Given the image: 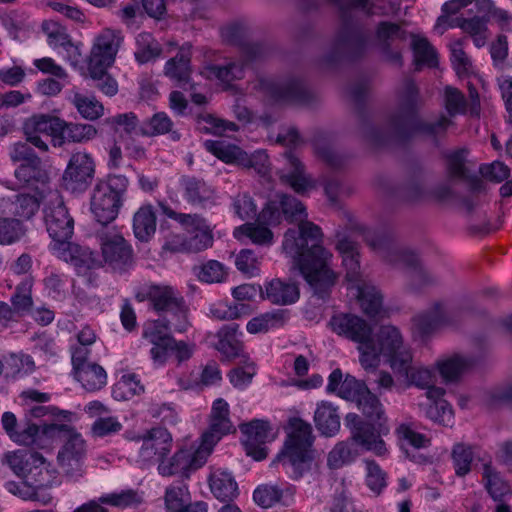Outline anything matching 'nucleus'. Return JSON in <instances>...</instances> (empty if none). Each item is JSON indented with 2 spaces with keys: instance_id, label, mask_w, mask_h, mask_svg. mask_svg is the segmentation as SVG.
<instances>
[{
  "instance_id": "48",
  "label": "nucleus",
  "mask_w": 512,
  "mask_h": 512,
  "mask_svg": "<svg viewBox=\"0 0 512 512\" xmlns=\"http://www.w3.org/2000/svg\"><path fill=\"white\" fill-rule=\"evenodd\" d=\"M75 378L80 381L88 391H95L106 384L107 375L103 367L96 363L88 364L81 370L74 373Z\"/></svg>"
},
{
  "instance_id": "9",
  "label": "nucleus",
  "mask_w": 512,
  "mask_h": 512,
  "mask_svg": "<svg viewBox=\"0 0 512 512\" xmlns=\"http://www.w3.org/2000/svg\"><path fill=\"white\" fill-rule=\"evenodd\" d=\"M372 249L379 251L391 263H403L409 269V288L419 291L426 287L438 284L439 278L426 269L419 257L410 251L398 250L388 247V243L381 237H366Z\"/></svg>"
},
{
  "instance_id": "31",
  "label": "nucleus",
  "mask_w": 512,
  "mask_h": 512,
  "mask_svg": "<svg viewBox=\"0 0 512 512\" xmlns=\"http://www.w3.org/2000/svg\"><path fill=\"white\" fill-rule=\"evenodd\" d=\"M191 48V43H184L179 48L176 56L169 59L164 66L165 76L176 81L180 87L190 82L192 73Z\"/></svg>"
},
{
  "instance_id": "5",
  "label": "nucleus",
  "mask_w": 512,
  "mask_h": 512,
  "mask_svg": "<svg viewBox=\"0 0 512 512\" xmlns=\"http://www.w3.org/2000/svg\"><path fill=\"white\" fill-rule=\"evenodd\" d=\"M52 441L62 443L57 463L63 475L71 480H78L84 475V463L87 455V444L82 435L71 425L60 424L47 426L43 430Z\"/></svg>"
},
{
  "instance_id": "32",
  "label": "nucleus",
  "mask_w": 512,
  "mask_h": 512,
  "mask_svg": "<svg viewBox=\"0 0 512 512\" xmlns=\"http://www.w3.org/2000/svg\"><path fill=\"white\" fill-rule=\"evenodd\" d=\"M38 208V199L29 194H16L0 199V211L9 216L30 219Z\"/></svg>"
},
{
  "instance_id": "55",
  "label": "nucleus",
  "mask_w": 512,
  "mask_h": 512,
  "mask_svg": "<svg viewBox=\"0 0 512 512\" xmlns=\"http://www.w3.org/2000/svg\"><path fill=\"white\" fill-rule=\"evenodd\" d=\"M32 459L33 463L45 462L44 457L38 452L27 453L25 451H13L5 454L6 463L17 475H22L26 472L29 460Z\"/></svg>"
},
{
  "instance_id": "56",
  "label": "nucleus",
  "mask_w": 512,
  "mask_h": 512,
  "mask_svg": "<svg viewBox=\"0 0 512 512\" xmlns=\"http://www.w3.org/2000/svg\"><path fill=\"white\" fill-rule=\"evenodd\" d=\"M190 494L186 485L170 486L166 489L165 505L170 512H180L190 504Z\"/></svg>"
},
{
  "instance_id": "29",
  "label": "nucleus",
  "mask_w": 512,
  "mask_h": 512,
  "mask_svg": "<svg viewBox=\"0 0 512 512\" xmlns=\"http://www.w3.org/2000/svg\"><path fill=\"white\" fill-rule=\"evenodd\" d=\"M480 358L475 355L453 354L436 362L439 374L445 382H455L466 372L476 367Z\"/></svg>"
},
{
  "instance_id": "13",
  "label": "nucleus",
  "mask_w": 512,
  "mask_h": 512,
  "mask_svg": "<svg viewBox=\"0 0 512 512\" xmlns=\"http://www.w3.org/2000/svg\"><path fill=\"white\" fill-rule=\"evenodd\" d=\"M157 325H147L143 331V337L153 347L151 357L155 363L163 364L170 353H174L179 361L187 360L192 355V349L185 342H177L171 335V330H157Z\"/></svg>"
},
{
  "instance_id": "41",
  "label": "nucleus",
  "mask_w": 512,
  "mask_h": 512,
  "mask_svg": "<svg viewBox=\"0 0 512 512\" xmlns=\"http://www.w3.org/2000/svg\"><path fill=\"white\" fill-rule=\"evenodd\" d=\"M156 231V214L151 205L140 207L133 217V232L141 242H148Z\"/></svg>"
},
{
  "instance_id": "22",
  "label": "nucleus",
  "mask_w": 512,
  "mask_h": 512,
  "mask_svg": "<svg viewBox=\"0 0 512 512\" xmlns=\"http://www.w3.org/2000/svg\"><path fill=\"white\" fill-rule=\"evenodd\" d=\"M239 427L243 434L242 443L246 454L256 461L265 459L268 454L265 444L271 439L268 422L256 419Z\"/></svg>"
},
{
  "instance_id": "25",
  "label": "nucleus",
  "mask_w": 512,
  "mask_h": 512,
  "mask_svg": "<svg viewBox=\"0 0 512 512\" xmlns=\"http://www.w3.org/2000/svg\"><path fill=\"white\" fill-rule=\"evenodd\" d=\"M466 150L460 149L447 155V182L431 187V197L438 200H448L453 196L452 183L456 180L467 179Z\"/></svg>"
},
{
  "instance_id": "16",
  "label": "nucleus",
  "mask_w": 512,
  "mask_h": 512,
  "mask_svg": "<svg viewBox=\"0 0 512 512\" xmlns=\"http://www.w3.org/2000/svg\"><path fill=\"white\" fill-rule=\"evenodd\" d=\"M207 458V452L200 447L195 451L180 449L169 459H162L157 470L164 477L179 476L188 479L192 472L206 463Z\"/></svg>"
},
{
  "instance_id": "53",
  "label": "nucleus",
  "mask_w": 512,
  "mask_h": 512,
  "mask_svg": "<svg viewBox=\"0 0 512 512\" xmlns=\"http://www.w3.org/2000/svg\"><path fill=\"white\" fill-rule=\"evenodd\" d=\"M432 402L427 405L425 409L426 416L434 422L449 425L453 420V410L449 402L443 399V396L438 398H428Z\"/></svg>"
},
{
  "instance_id": "11",
  "label": "nucleus",
  "mask_w": 512,
  "mask_h": 512,
  "mask_svg": "<svg viewBox=\"0 0 512 512\" xmlns=\"http://www.w3.org/2000/svg\"><path fill=\"white\" fill-rule=\"evenodd\" d=\"M271 97L279 103L312 107L319 103V96L299 77H288L272 83L269 87Z\"/></svg>"
},
{
  "instance_id": "49",
  "label": "nucleus",
  "mask_w": 512,
  "mask_h": 512,
  "mask_svg": "<svg viewBox=\"0 0 512 512\" xmlns=\"http://www.w3.org/2000/svg\"><path fill=\"white\" fill-rule=\"evenodd\" d=\"M411 38V47L414 53L416 70H419L420 66L423 64L429 67H435L438 64L437 55L429 41L424 37L414 34H411Z\"/></svg>"
},
{
  "instance_id": "19",
  "label": "nucleus",
  "mask_w": 512,
  "mask_h": 512,
  "mask_svg": "<svg viewBox=\"0 0 512 512\" xmlns=\"http://www.w3.org/2000/svg\"><path fill=\"white\" fill-rule=\"evenodd\" d=\"M333 332L358 343L360 356L369 347L373 328L361 317L354 314H339L329 322Z\"/></svg>"
},
{
  "instance_id": "42",
  "label": "nucleus",
  "mask_w": 512,
  "mask_h": 512,
  "mask_svg": "<svg viewBox=\"0 0 512 512\" xmlns=\"http://www.w3.org/2000/svg\"><path fill=\"white\" fill-rule=\"evenodd\" d=\"M351 440L377 455H383L386 451L384 441L380 438L374 425L368 422L352 431Z\"/></svg>"
},
{
  "instance_id": "4",
  "label": "nucleus",
  "mask_w": 512,
  "mask_h": 512,
  "mask_svg": "<svg viewBox=\"0 0 512 512\" xmlns=\"http://www.w3.org/2000/svg\"><path fill=\"white\" fill-rule=\"evenodd\" d=\"M139 302L149 300L152 307L163 314L149 325H157V330H175L184 332L188 326V308L184 298L171 286L147 285L142 287L135 295Z\"/></svg>"
},
{
  "instance_id": "37",
  "label": "nucleus",
  "mask_w": 512,
  "mask_h": 512,
  "mask_svg": "<svg viewBox=\"0 0 512 512\" xmlns=\"http://www.w3.org/2000/svg\"><path fill=\"white\" fill-rule=\"evenodd\" d=\"M314 422L322 435L334 436L340 429V416L337 407L330 402L322 401L314 413Z\"/></svg>"
},
{
  "instance_id": "60",
  "label": "nucleus",
  "mask_w": 512,
  "mask_h": 512,
  "mask_svg": "<svg viewBox=\"0 0 512 512\" xmlns=\"http://www.w3.org/2000/svg\"><path fill=\"white\" fill-rule=\"evenodd\" d=\"M355 458L349 442H339L329 452L327 458V464L331 469H338L345 464L352 462Z\"/></svg>"
},
{
  "instance_id": "34",
  "label": "nucleus",
  "mask_w": 512,
  "mask_h": 512,
  "mask_svg": "<svg viewBox=\"0 0 512 512\" xmlns=\"http://www.w3.org/2000/svg\"><path fill=\"white\" fill-rule=\"evenodd\" d=\"M208 481L212 494L222 502H231L239 494L238 484L230 472L216 470L210 474Z\"/></svg>"
},
{
  "instance_id": "62",
  "label": "nucleus",
  "mask_w": 512,
  "mask_h": 512,
  "mask_svg": "<svg viewBox=\"0 0 512 512\" xmlns=\"http://www.w3.org/2000/svg\"><path fill=\"white\" fill-rule=\"evenodd\" d=\"M246 223L240 227V230L251 239V241L258 245H270L273 242L272 231L265 227L269 224L260 223Z\"/></svg>"
},
{
  "instance_id": "15",
  "label": "nucleus",
  "mask_w": 512,
  "mask_h": 512,
  "mask_svg": "<svg viewBox=\"0 0 512 512\" xmlns=\"http://www.w3.org/2000/svg\"><path fill=\"white\" fill-rule=\"evenodd\" d=\"M95 174V163L92 156L78 151L71 155L62 175L63 185L72 192H84L92 183Z\"/></svg>"
},
{
  "instance_id": "8",
  "label": "nucleus",
  "mask_w": 512,
  "mask_h": 512,
  "mask_svg": "<svg viewBox=\"0 0 512 512\" xmlns=\"http://www.w3.org/2000/svg\"><path fill=\"white\" fill-rule=\"evenodd\" d=\"M128 184V179L120 174L98 179L90 199V209L97 222L105 226L116 219Z\"/></svg>"
},
{
  "instance_id": "28",
  "label": "nucleus",
  "mask_w": 512,
  "mask_h": 512,
  "mask_svg": "<svg viewBox=\"0 0 512 512\" xmlns=\"http://www.w3.org/2000/svg\"><path fill=\"white\" fill-rule=\"evenodd\" d=\"M238 330L239 325L236 323L222 326L217 332L218 343L215 348L225 360L240 358L241 363H246L249 358L244 353L242 342L238 339Z\"/></svg>"
},
{
  "instance_id": "14",
  "label": "nucleus",
  "mask_w": 512,
  "mask_h": 512,
  "mask_svg": "<svg viewBox=\"0 0 512 512\" xmlns=\"http://www.w3.org/2000/svg\"><path fill=\"white\" fill-rule=\"evenodd\" d=\"M164 213L181 223L191 234L186 238L187 252H200L213 244V234L206 220L198 214L177 213L169 207H163Z\"/></svg>"
},
{
  "instance_id": "44",
  "label": "nucleus",
  "mask_w": 512,
  "mask_h": 512,
  "mask_svg": "<svg viewBox=\"0 0 512 512\" xmlns=\"http://www.w3.org/2000/svg\"><path fill=\"white\" fill-rule=\"evenodd\" d=\"M15 177L26 186L45 184L49 180L47 171L42 167L41 159H37V162L22 163L15 170Z\"/></svg>"
},
{
  "instance_id": "3",
  "label": "nucleus",
  "mask_w": 512,
  "mask_h": 512,
  "mask_svg": "<svg viewBox=\"0 0 512 512\" xmlns=\"http://www.w3.org/2000/svg\"><path fill=\"white\" fill-rule=\"evenodd\" d=\"M44 221L53 240L52 249L60 259L87 269L102 266V260L98 259L95 252L69 241L73 235L74 220L57 191L48 195L44 207Z\"/></svg>"
},
{
  "instance_id": "50",
  "label": "nucleus",
  "mask_w": 512,
  "mask_h": 512,
  "mask_svg": "<svg viewBox=\"0 0 512 512\" xmlns=\"http://www.w3.org/2000/svg\"><path fill=\"white\" fill-rule=\"evenodd\" d=\"M137 46L134 55L140 64L155 60L162 53L161 45L150 33H140L137 37Z\"/></svg>"
},
{
  "instance_id": "45",
  "label": "nucleus",
  "mask_w": 512,
  "mask_h": 512,
  "mask_svg": "<svg viewBox=\"0 0 512 512\" xmlns=\"http://www.w3.org/2000/svg\"><path fill=\"white\" fill-rule=\"evenodd\" d=\"M97 134L96 128L91 124L67 123L63 120V132L57 138L58 147L66 142H85L93 139Z\"/></svg>"
},
{
  "instance_id": "61",
  "label": "nucleus",
  "mask_w": 512,
  "mask_h": 512,
  "mask_svg": "<svg viewBox=\"0 0 512 512\" xmlns=\"http://www.w3.org/2000/svg\"><path fill=\"white\" fill-rule=\"evenodd\" d=\"M6 364L12 377L32 373L36 368L32 357L23 353L11 354L6 361Z\"/></svg>"
},
{
  "instance_id": "40",
  "label": "nucleus",
  "mask_w": 512,
  "mask_h": 512,
  "mask_svg": "<svg viewBox=\"0 0 512 512\" xmlns=\"http://www.w3.org/2000/svg\"><path fill=\"white\" fill-rule=\"evenodd\" d=\"M55 424H39L31 420L28 415H25L24 419L21 420L20 429L17 433L11 435V440L19 445L30 446L38 444L44 439H50L47 434L43 433V430L47 426H54Z\"/></svg>"
},
{
  "instance_id": "18",
  "label": "nucleus",
  "mask_w": 512,
  "mask_h": 512,
  "mask_svg": "<svg viewBox=\"0 0 512 512\" xmlns=\"http://www.w3.org/2000/svg\"><path fill=\"white\" fill-rule=\"evenodd\" d=\"M103 261L114 271L123 272L132 265V249L116 231L98 233Z\"/></svg>"
},
{
  "instance_id": "6",
  "label": "nucleus",
  "mask_w": 512,
  "mask_h": 512,
  "mask_svg": "<svg viewBox=\"0 0 512 512\" xmlns=\"http://www.w3.org/2000/svg\"><path fill=\"white\" fill-rule=\"evenodd\" d=\"M380 355L386 358L393 371H405V367L412 359L410 350L403 344L399 330L390 325L379 329L376 342L373 337L371 338L369 347L360 356L362 367L364 369L377 367Z\"/></svg>"
},
{
  "instance_id": "35",
  "label": "nucleus",
  "mask_w": 512,
  "mask_h": 512,
  "mask_svg": "<svg viewBox=\"0 0 512 512\" xmlns=\"http://www.w3.org/2000/svg\"><path fill=\"white\" fill-rule=\"evenodd\" d=\"M293 495L294 489L290 486L281 488L277 484H264L254 490L253 499L262 508H270L279 502L287 505Z\"/></svg>"
},
{
  "instance_id": "24",
  "label": "nucleus",
  "mask_w": 512,
  "mask_h": 512,
  "mask_svg": "<svg viewBox=\"0 0 512 512\" xmlns=\"http://www.w3.org/2000/svg\"><path fill=\"white\" fill-rule=\"evenodd\" d=\"M459 312L447 308L442 303H435L431 308L413 318L417 331L422 335H429L442 325H452L456 322Z\"/></svg>"
},
{
  "instance_id": "51",
  "label": "nucleus",
  "mask_w": 512,
  "mask_h": 512,
  "mask_svg": "<svg viewBox=\"0 0 512 512\" xmlns=\"http://www.w3.org/2000/svg\"><path fill=\"white\" fill-rule=\"evenodd\" d=\"M483 478L488 493L495 501H500L510 490L509 483L502 479L491 462L483 464Z\"/></svg>"
},
{
  "instance_id": "47",
  "label": "nucleus",
  "mask_w": 512,
  "mask_h": 512,
  "mask_svg": "<svg viewBox=\"0 0 512 512\" xmlns=\"http://www.w3.org/2000/svg\"><path fill=\"white\" fill-rule=\"evenodd\" d=\"M288 317V311L278 309L273 312L264 313L251 319L247 324V331L251 334L267 332L270 328L278 327L284 324Z\"/></svg>"
},
{
  "instance_id": "64",
  "label": "nucleus",
  "mask_w": 512,
  "mask_h": 512,
  "mask_svg": "<svg viewBox=\"0 0 512 512\" xmlns=\"http://www.w3.org/2000/svg\"><path fill=\"white\" fill-rule=\"evenodd\" d=\"M11 304L10 306L18 319L30 311L33 304L30 289L25 285L17 286L15 293L11 297Z\"/></svg>"
},
{
  "instance_id": "20",
  "label": "nucleus",
  "mask_w": 512,
  "mask_h": 512,
  "mask_svg": "<svg viewBox=\"0 0 512 512\" xmlns=\"http://www.w3.org/2000/svg\"><path fill=\"white\" fill-rule=\"evenodd\" d=\"M142 441L139 459L144 463H160L171 451L172 436L164 427H153L138 437Z\"/></svg>"
},
{
  "instance_id": "43",
  "label": "nucleus",
  "mask_w": 512,
  "mask_h": 512,
  "mask_svg": "<svg viewBox=\"0 0 512 512\" xmlns=\"http://www.w3.org/2000/svg\"><path fill=\"white\" fill-rule=\"evenodd\" d=\"M206 73L209 79H216L221 84L229 87L231 82L244 77V64L242 62H228L223 65H209L206 68Z\"/></svg>"
},
{
  "instance_id": "1",
  "label": "nucleus",
  "mask_w": 512,
  "mask_h": 512,
  "mask_svg": "<svg viewBox=\"0 0 512 512\" xmlns=\"http://www.w3.org/2000/svg\"><path fill=\"white\" fill-rule=\"evenodd\" d=\"M296 222V228L284 234L283 251L293 259V267L298 269L309 284L313 295L318 299L329 298L336 282V274L329 266L332 254L321 244V228L307 220L305 206L295 197L287 194L279 196V201H269L258 215L263 224H278L281 216Z\"/></svg>"
},
{
  "instance_id": "58",
  "label": "nucleus",
  "mask_w": 512,
  "mask_h": 512,
  "mask_svg": "<svg viewBox=\"0 0 512 512\" xmlns=\"http://www.w3.org/2000/svg\"><path fill=\"white\" fill-rule=\"evenodd\" d=\"M369 390L364 381L357 380L354 376L347 374L338 389V396L355 402Z\"/></svg>"
},
{
  "instance_id": "39",
  "label": "nucleus",
  "mask_w": 512,
  "mask_h": 512,
  "mask_svg": "<svg viewBox=\"0 0 512 512\" xmlns=\"http://www.w3.org/2000/svg\"><path fill=\"white\" fill-rule=\"evenodd\" d=\"M299 288L294 283H285L274 279L265 286L263 299H268L273 304L289 305L299 299Z\"/></svg>"
},
{
  "instance_id": "59",
  "label": "nucleus",
  "mask_w": 512,
  "mask_h": 512,
  "mask_svg": "<svg viewBox=\"0 0 512 512\" xmlns=\"http://www.w3.org/2000/svg\"><path fill=\"white\" fill-rule=\"evenodd\" d=\"M487 22V14L485 12H480L479 7H476V15L472 18L457 17L455 19H451L449 25L450 27H460L471 35L482 33Z\"/></svg>"
},
{
  "instance_id": "12",
  "label": "nucleus",
  "mask_w": 512,
  "mask_h": 512,
  "mask_svg": "<svg viewBox=\"0 0 512 512\" xmlns=\"http://www.w3.org/2000/svg\"><path fill=\"white\" fill-rule=\"evenodd\" d=\"M407 32L401 24L391 21H380L374 28L372 45L380 52L387 62L400 67L402 55L398 47L399 41L406 40Z\"/></svg>"
},
{
  "instance_id": "7",
  "label": "nucleus",
  "mask_w": 512,
  "mask_h": 512,
  "mask_svg": "<svg viewBox=\"0 0 512 512\" xmlns=\"http://www.w3.org/2000/svg\"><path fill=\"white\" fill-rule=\"evenodd\" d=\"M314 437L312 427L309 423L300 418L289 420V432L284 444V448L277 455L273 464L282 462L284 466H289L293 470V477L300 478L310 469L312 462V445Z\"/></svg>"
},
{
  "instance_id": "10",
  "label": "nucleus",
  "mask_w": 512,
  "mask_h": 512,
  "mask_svg": "<svg viewBox=\"0 0 512 512\" xmlns=\"http://www.w3.org/2000/svg\"><path fill=\"white\" fill-rule=\"evenodd\" d=\"M205 147L226 163H236L246 168H252L261 176H265L269 172V157L264 151H255L248 155L235 145H226L224 142L211 140L205 142Z\"/></svg>"
},
{
  "instance_id": "17",
  "label": "nucleus",
  "mask_w": 512,
  "mask_h": 512,
  "mask_svg": "<svg viewBox=\"0 0 512 512\" xmlns=\"http://www.w3.org/2000/svg\"><path fill=\"white\" fill-rule=\"evenodd\" d=\"M431 173L422 166L409 170L405 180L394 191V197L399 201L415 204L431 198Z\"/></svg>"
},
{
  "instance_id": "30",
  "label": "nucleus",
  "mask_w": 512,
  "mask_h": 512,
  "mask_svg": "<svg viewBox=\"0 0 512 512\" xmlns=\"http://www.w3.org/2000/svg\"><path fill=\"white\" fill-rule=\"evenodd\" d=\"M185 200L193 206L206 208L215 205V191L205 181L184 176L180 181Z\"/></svg>"
},
{
  "instance_id": "57",
  "label": "nucleus",
  "mask_w": 512,
  "mask_h": 512,
  "mask_svg": "<svg viewBox=\"0 0 512 512\" xmlns=\"http://www.w3.org/2000/svg\"><path fill=\"white\" fill-rule=\"evenodd\" d=\"M358 409L370 421H379L384 415L383 406L378 397L370 390H367L363 396L356 401Z\"/></svg>"
},
{
  "instance_id": "27",
  "label": "nucleus",
  "mask_w": 512,
  "mask_h": 512,
  "mask_svg": "<svg viewBox=\"0 0 512 512\" xmlns=\"http://www.w3.org/2000/svg\"><path fill=\"white\" fill-rule=\"evenodd\" d=\"M395 372L403 376L408 385H414L418 388L426 389L427 398H438L445 394V390L443 388L436 387L434 385L436 382L435 373L429 368L414 366L413 358L405 367V371Z\"/></svg>"
},
{
  "instance_id": "36",
  "label": "nucleus",
  "mask_w": 512,
  "mask_h": 512,
  "mask_svg": "<svg viewBox=\"0 0 512 512\" xmlns=\"http://www.w3.org/2000/svg\"><path fill=\"white\" fill-rule=\"evenodd\" d=\"M136 494L133 491H123L101 496L97 500H90L77 507L73 512H108L103 505L127 507L135 502Z\"/></svg>"
},
{
  "instance_id": "52",
  "label": "nucleus",
  "mask_w": 512,
  "mask_h": 512,
  "mask_svg": "<svg viewBox=\"0 0 512 512\" xmlns=\"http://www.w3.org/2000/svg\"><path fill=\"white\" fill-rule=\"evenodd\" d=\"M71 102L79 114L85 119L96 120L103 115V105L93 96H85L76 92Z\"/></svg>"
},
{
  "instance_id": "46",
  "label": "nucleus",
  "mask_w": 512,
  "mask_h": 512,
  "mask_svg": "<svg viewBox=\"0 0 512 512\" xmlns=\"http://www.w3.org/2000/svg\"><path fill=\"white\" fill-rule=\"evenodd\" d=\"M358 300L366 315L375 317L382 312L383 296L376 287L366 284L359 287Z\"/></svg>"
},
{
  "instance_id": "21",
  "label": "nucleus",
  "mask_w": 512,
  "mask_h": 512,
  "mask_svg": "<svg viewBox=\"0 0 512 512\" xmlns=\"http://www.w3.org/2000/svg\"><path fill=\"white\" fill-rule=\"evenodd\" d=\"M228 415V403L222 398L216 399L212 406L209 429L202 435V441L199 446L207 452L208 456L218 441L233 429Z\"/></svg>"
},
{
  "instance_id": "33",
  "label": "nucleus",
  "mask_w": 512,
  "mask_h": 512,
  "mask_svg": "<svg viewBox=\"0 0 512 512\" xmlns=\"http://www.w3.org/2000/svg\"><path fill=\"white\" fill-rule=\"evenodd\" d=\"M335 238L336 249L342 255L347 277L350 280H356L360 268L359 245L345 231L337 230Z\"/></svg>"
},
{
  "instance_id": "26",
  "label": "nucleus",
  "mask_w": 512,
  "mask_h": 512,
  "mask_svg": "<svg viewBox=\"0 0 512 512\" xmlns=\"http://www.w3.org/2000/svg\"><path fill=\"white\" fill-rule=\"evenodd\" d=\"M284 166L277 170L282 184L290 186L296 193L303 194L311 188V180L305 173V167L294 152L288 150L283 154Z\"/></svg>"
},
{
  "instance_id": "63",
  "label": "nucleus",
  "mask_w": 512,
  "mask_h": 512,
  "mask_svg": "<svg viewBox=\"0 0 512 512\" xmlns=\"http://www.w3.org/2000/svg\"><path fill=\"white\" fill-rule=\"evenodd\" d=\"M455 472L458 476H465L471 469L473 452L471 447L462 444L454 446L452 451Z\"/></svg>"
},
{
  "instance_id": "23",
  "label": "nucleus",
  "mask_w": 512,
  "mask_h": 512,
  "mask_svg": "<svg viewBox=\"0 0 512 512\" xmlns=\"http://www.w3.org/2000/svg\"><path fill=\"white\" fill-rule=\"evenodd\" d=\"M122 40L120 31L105 29L94 42L88 66H92L93 71H98L99 67H109L114 62Z\"/></svg>"
},
{
  "instance_id": "54",
  "label": "nucleus",
  "mask_w": 512,
  "mask_h": 512,
  "mask_svg": "<svg viewBox=\"0 0 512 512\" xmlns=\"http://www.w3.org/2000/svg\"><path fill=\"white\" fill-rule=\"evenodd\" d=\"M43 29L47 33L49 44L53 47L61 46L65 48L69 54L71 64L76 66L80 61V53L78 48L71 43L69 36L56 27L50 31L46 24H43Z\"/></svg>"
},
{
  "instance_id": "38",
  "label": "nucleus",
  "mask_w": 512,
  "mask_h": 512,
  "mask_svg": "<svg viewBox=\"0 0 512 512\" xmlns=\"http://www.w3.org/2000/svg\"><path fill=\"white\" fill-rule=\"evenodd\" d=\"M24 129L50 136L53 145L57 147L56 140L61 137V132H63V120L47 114L35 115L26 121Z\"/></svg>"
},
{
  "instance_id": "2",
  "label": "nucleus",
  "mask_w": 512,
  "mask_h": 512,
  "mask_svg": "<svg viewBox=\"0 0 512 512\" xmlns=\"http://www.w3.org/2000/svg\"><path fill=\"white\" fill-rule=\"evenodd\" d=\"M397 107L386 118L385 129L363 118L360 123L362 137L372 145L380 146L388 138L406 141L415 135H421L437 143V138L446 133L452 121L442 115L434 121H427L419 116L423 106L420 91L412 79L406 78L397 88Z\"/></svg>"
}]
</instances>
